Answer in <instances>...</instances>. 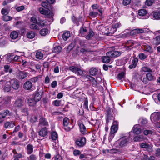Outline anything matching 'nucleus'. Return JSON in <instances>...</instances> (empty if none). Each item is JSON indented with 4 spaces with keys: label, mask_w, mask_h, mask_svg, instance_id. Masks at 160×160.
I'll return each instance as SVG.
<instances>
[{
    "label": "nucleus",
    "mask_w": 160,
    "mask_h": 160,
    "mask_svg": "<svg viewBox=\"0 0 160 160\" xmlns=\"http://www.w3.org/2000/svg\"><path fill=\"white\" fill-rule=\"evenodd\" d=\"M4 71L5 72H9L10 73L12 72V69L10 66L8 65H6L4 66Z\"/></svg>",
    "instance_id": "41"
},
{
    "label": "nucleus",
    "mask_w": 160,
    "mask_h": 160,
    "mask_svg": "<svg viewBox=\"0 0 160 160\" xmlns=\"http://www.w3.org/2000/svg\"><path fill=\"white\" fill-rule=\"evenodd\" d=\"M40 13L44 15L46 18H51L54 16V13L51 10L44 9L43 8L40 7L38 8Z\"/></svg>",
    "instance_id": "1"
},
{
    "label": "nucleus",
    "mask_w": 160,
    "mask_h": 160,
    "mask_svg": "<svg viewBox=\"0 0 160 160\" xmlns=\"http://www.w3.org/2000/svg\"><path fill=\"white\" fill-rule=\"evenodd\" d=\"M128 141V137H125L121 138L118 140V143L120 147H122L125 146Z\"/></svg>",
    "instance_id": "9"
},
{
    "label": "nucleus",
    "mask_w": 160,
    "mask_h": 160,
    "mask_svg": "<svg viewBox=\"0 0 160 160\" xmlns=\"http://www.w3.org/2000/svg\"><path fill=\"white\" fill-rule=\"evenodd\" d=\"M38 22L37 24L42 26H44L46 23V20L42 19L40 18L38 19Z\"/></svg>",
    "instance_id": "43"
},
{
    "label": "nucleus",
    "mask_w": 160,
    "mask_h": 160,
    "mask_svg": "<svg viewBox=\"0 0 160 160\" xmlns=\"http://www.w3.org/2000/svg\"><path fill=\"white\" fill-rule=\"evenodd\" d=\"M138 61V59L137 58H134L132 61V63L129 67V68L133 69L135 68Z\"/></svg>",
    "instance_id": "19"
},
{
    "label": "nucleus",
    "mask_w": 160,
    "mask_h": 160,
    "mask_svg": "<svg viewBox=\"0 0 160 160\" xmlns=\"http://www.w3.org/2000/svg\"><path fill=\"white\" fill-rule=\"evenodd\" d=\"M142 70L144 72H152V70L147 66H144L142 67Z\"/></svg>",
    "instance_id": "52"
},
{
    "label": "nucleus",
    "mask_w": 160,
    "mask_h": 160,
    "mask_svg": "<svg viewBox=\"0 0 160 160\" xmlns=\"http://www.w3.org/2000/svg\"><path fill=\"white\" fill-rule=\"evenodd\" d=\"M8 84H10L12 88L15 90H17L19 87V83L18 81L16 79H13L10 81H8Z\"/></svg>",
    "instance_id": "5"
},
{
    "label": "nucleus",
    "mask_w": 160,
    "mask_h": 160,
    "mask_svg": "<svg viewBox=\"0 0 160 160\" xmlns=\"http://www.w3.org/2000/svg\"><path fill=\"white\" fill-rule=\"evenodd\" d=\"M147 30L145 29H136L132 30V32L134 34H137L139 33H142L145 32Z\"/></svg>",
    "instance_id": "23"
},
{
    "label": "nucleus",
    "mask_w": 160,
    "mask_h": 160,
    "mask_svg": "<svg viewBox=\"0 0 160 160\" xmlns=\"http://www.w3.org/2000/svg\"><path fill=\"white\" fill-rule=\"evenodd\" d=\"M139 58L141 60L144 59L147 57L146 55L143 53H140L139 54Z\"/></svg>",
    "instance_id": "62"
},
{
    "label": "nucleus",
    "mask_w": 160,
    "mask_h": 160,
    "mask_svg": "<svg viewBox=\"0 0 160 160\" xmlns=\"http://www.w3.org/2000/svg\"><path fill=\"white\" fill-rule=\"evenodd\" d=\"M91 7L93 10H96L98 9V11L99 13L102 14V10L101 8H99L98 5L97 4H94L92 5Z\"/></svg>",
    "instance_id": "25"
},
{
    "label": "nucleus",
    "mask_w": 160,
    "mask_h": 160,
    "mask_svg": "<svg viewBox=\"0 0 160 160\" xmlns=\"http://www.w3.org/2000/svg\"><path fill=\"white\" fill-rule=\"evenodd\" d=\"M30 28L32 29L39 30V27L35 23L31 24L30 25Z\"/></svg>",
    "instance_id": "56"
},
{
    "label": "nucleus",
    "mask_w": 160,
    "mask_h": 160,
    "mask_svg": "<svg viewBox=\"0 0 160 160\" xmlns=\"http://www.w3.org/2000/svg\"><path fill=\"white\" fill-rule=\"evenodd\" d=\"M70 36V34L69 32H66L62 35V38L65 41H66Z\"/></svg>",
    "instance_id": "37"
},
{
    "label": "nucleus",
    "mask_w": 160,
    "mask_h": 160,
    "mask_svg": "<svg viewBox=\"0 0 160 160\" xmlns=\"http://www.w3.org/2000/svg\"><path fill=\"white\" fill-rule=\"evenodd\" d=\"M10 84H8V81L5 84L3 89L5 92H8L11 90V87Z\"/></svg>",
    "instance_id": "33"
},
{
    "label": "nucleus",
    "mask_w": 160,
    "mask_h": 160,
    "mask_svg": "<svg viewBox=\"0 0 160 160\" xmlns=\"http://www.w3.org/2000/svg\"><path fill=\"white\" fill-rule=\"evenodd\" d=\"M94 35V33L92 30H90L88 32V34L86 37V38L88 40H89Z\"/></svg>",
    "instance_id": "39"
},
{
    "label": "nucleus",
    "mask_w": 160,
    "mask_h": 160,
    "mask_svg": "<svg viewBox=\"0 0 160 160\" xmlns=\"http://www.w3.org/2000/svg\"><path fill=\"white\" fill-rule=\"evenodd\" d=\"M62 48L60 46H57L55 47L52 49V51L56 53H59L62 51Z\"/></svg>",
    "instance_id": "40"
},
{
    "label": "nucleus",
    "mask_w": 160,
    "mask_h": 160,
    "mask_svg": "<svg viewBox=\"0 0 160 160\" xmlns=\"http://www.w3.org/2000/svg\"><path fill=\"white\" fill-rule=\"evenodd\" d=\"M38 134L39 136L42 137L46 136L48 134V130L46 127H44L41 129L39 132Z\"/></svg>",
    "instance_id": "16"
},
{
    "label": "nucleus",
    "mask_w": 160,
    "mask_h": 160,
    "mask_svg": "<svg viewBox=\"0 0 160 160\" xmlns=\"http://www.w3.org/2000/svg\"><path fill=\"white\" fill-rule=\"evenodd\" d=\"M49 33V30L47 28H43L40 31V33L42 36H45Z\"/></svg>",
    "instance_id": "31"
},
{
    "label": "nucleus",
    "mask_w": 160,
    "mask_h": 160,
    "mask_svg": "<svg viewBox=\"0 0 160 160\" xmlns=\"http://www.w3.org/2000/svg\"><path fill=\"white\" fill-rule=\"evenodd\" d=\"M78 125L81 133L83 135L86 134L87 133L86 127L81 120L78 121Z\"/></svg>",
    "instance_id": "8"
},
{
    "label": "nucleus",
    "mask_w": 160,
    "mask_h": 160,
    "mask_svg": "<svg viewBox=\"0 0 160 160\" xmlns=\"http://www.w3.org/2000/svg\"><path fill=\"white\" fill-rule=\"evenodd\" d=\"M23 88L25 90L32 91L34 89V86L30 80L25 82L23 84Z\"/></svg>",
    "instance_id": "4"
},
{
    "label": "nucleus",
    "mask_w": 160,
    "mask_h": 160,
    "mask_svg": "<svg viewBox=\"0 0 160 160\" xmlns=\"http://www.w3.org/2000/svg\"><path fill=\"white\" fill-rule=\"evenodd\" d=\"M154 2V0H146L145 1V4L150 6Z\"/></svg>",
    "instance_id": "55"
},
{
    "label": "nucleus",
    "mask_w": 160,
    "mask_h": 160,
    "mask_svg": "<svg viewBox=\"0 0 160 160\" xmlns=\"http://www.w3.org/2000/svg\"><path fill=\"white\" fill-rule=\"evenodd\" d=\"M11 98L9 96H6L3 99V104L5 106H7L11 102Z\"/></svg>",
    "instance_id": "21"
},
{
    "label": "nucleus",
    "mask_w": 160,
    "mask_h": 160,
    "mask_svg": "<svg viewBox=\"0 0 160 160\" xmlns=\"http://www.w3.org/2000/svg\"><path fill=\"white\" fill-rule=\"evenodd\" d=\"M80 51L82 53L85 52H92V51L90 49L87 48V47L85 48H83L82 47L80 50Z\"/></svg>",
    "instance_id": "53"
},
{
    "label": "nucleus",
    "mask_w": 160,
    "mask_h": 160,
    "mask_svg": "<svg viewBox=\"0 0 160 160\" xmlns=\"http://www.w3.org/2000/svg\"><path fill=\"white\" fill-rule=\"evenodd\" d=\"M147 13L146 10L144 9H141L138 11V14L139 16H143L145 15Z\"/></svg>",
    "instance_id": "45"
},
{
    "label": "nucleus",
    "mask_w": 160,
    "mask_h": 160,
    "mask_svg": "<svg viewBox=\"0 0 160 160\" xmlns=\"http://www.w3.org/2000/svg\"><path fill=\"white\" fill-rule=\"evenodd\" d=\"M13 55L12 53H8L3 56V58L5 59V62L9 64L13 62Z\"/></svg>",
    "instance_id": "7"
},
{
    "label": "nucleus",
    "mask_w": 160,
    "mask_h": 160,
    "mask_svg": "<svg viewBox=\"0 0 160 160\" xmlns=\"http://www.w3.org/2000/svg\"><path fill=\"white\" fill-rule=\"evenodd\" d=\"M86 143V139L85 137H82L77 139L75 141V145L78 148L84 147Z\"/></svg>",
    "instance_id": "3"
},
{
    "label": "nucleus",
    "mask_w": 160,
    "mask_h": 160,
    "mask_svg": "<svg viewBox=\"0 0 160 160\" xmlns=\"http://www.w3.org/2000/svg\"><path fill=\"white\" fill-rule=\"evenodd\" d=\"M107 54L108 52L106 53V56H103L102 58V61L103 63H108L110 61V58L111 57L108 55Z\"/></svg>",
    "instance_id": "27"
},
{
    "label": "nucleus",
    "mask_w": 160,
    "mask_h": 160,
    "mask_svg": "<svg viewBox=\"0 0 160 160\" xmlns=\"http://www.w3.org/2000/svg\"><path fill=\"white\" fill-rule=\"evenodd\" d=\"M9 113V111L7 109L0 113V122H2L3 121V120H2V119L4 118L6 116H8Z\"/></svg>",
    "instance_id": "15"
},
{
    "label": "nucleus",
    "mask_w": 160,
    "mask_h": 160,
    "mask_svg": "<svg viewBox=\"0 0 160 160\" xmlns=\"http://www.w3.org/2000/svg\"><path fill=\"white\" fill-rule=\"evenodd\" d=\"M111 132L115 133L118 130L117 126L115 124L112 125L111 127Z\"/></svg>",
    "instance_id": "51"
},
{
    "label": "nucleus",
    "mask_w": 160,
    "mask_h": 160,
    "mask_svg": "<svg viewBox=\"0 0 160 160\" xmlns=\"http://www.w3.org/2000/svg\"><path fill=\"white\" fill-rule=\"evenodd\" d=\"M36 102L34 100V98H33V96L30 97L28 99V105L30 106H34L36 104Z\"/></svg>",
    "instance_id": "26"
},
{
    "label": "nucleus",
    "mask_w": 160,
    "mask_h": 160,
    "mask_svg": "<svg viewBox=\"0 0 160 160\" xmlns=\"http://www.w3.org/2000/svg\"><path fill=\"white\" fill-rule=\"evenodd\" d=\"M119 52L117 51H111L108 52L107 54L111 56V57H114L119 56L120 54Z\"/></svg>",
    "instance_id": "18"
},
{
    "label": "nucleus",
    "mask_w": 160,
    "mask_h": 160,
    "mask_svg": "<svg viewBox=\"0 0 160 160\" xmlns=\"http://www.w3.org/2000/svg\"><path fill=\"white\" fill-rule=\"evenodd\" d=\"M48 125V123L46 119L43 117H41L39 119L38 126H47Z\"/></svg>",
    "instance_id": "12"
},
{
    "label": "nucleus",
    "mask_w": 160,
    "mask_h": 160,
    "mask_svg": "<svg viewBox=\"0 0 160 160\" xmlns=\"http://www.w3.org/2000/svg\"><path fill=\"white\" fill-rule=\"evenodd\" d=\"M146 76L147 79L149 81H154L156 79L155 77L150 73H147Z\"/></svg>",
    "instance_id": "35"
},
{
    "label": "nucleus",
    "mask_w": 160,
    "mask_h": 160,
    "mask_svg": "<svg viewBox=\"0 0 160 160\" xmlns=\"http://www.w3.org/2000/svg\"><path fill=\"white\" fill-rule=\"evenodd\" d=\"M87 32L86 28L83 25H82L80 30V33L81 35L82 36H85L87 33Z\"/></svg>",
    "instance_id": "28"
},
{
    "label": "nucleus",
    "mask_w": 160,
    "mask_h": 160,
    "mask_svg": "<svg viewBox=\"0 0 160 160\" xmlns=\"http://www.w3.org/2000/svg\"><path fill=\"white\" fill-rule=\"evenodd\" d=\"M36 57L37 58L41 59L43 57V54L41 52L38 51L36 53Z\"/></svg>",
    "instance_id": "49"
},
{
    "label": "nucleus",
    "mask_w": 160,
    "mask_h": 160,
    "mask_svg": "<svg viewBox=\"0 0 160 160\" xmlns=\"http://www.w3.org/2000/svg\"><path fill=\"white\" fill-rule=\"evenodd\" d=\"M69 69L73 72L77 73L78 75H81L83 73V71L80 68L76 66H70L69 68Z\"/></svg>",
    "instance_id": "6"
},
{
    "label": "nucleus",
    "mask_w": 160,
    "mask_h": 160,
    "mask_svg": "<svg viewBox=\"0 0 160 160\" xmlns=\"http://www.w3.org/2000/svg\"><path fill=\"white\" fill-rule=\"evenodd\" d=\"M24 100L21 99H17L14 104V106L16 107L20 108L24 106Z\"/></svg>",
    "instance_id": "11"
},
{
    "label": "nucleus",
    "mask_w": 160,
    "mask_h": 160,
    "mask_svg": "<svg viewBox=\"0 0 160 160\" xmlns=\"http://www.w3.org/2000/svg\"><path fill=\"white\" fill-rule=\"evenodd\" d=\"M98 71L97 69L95 68H92L89 71L90 74L92 76H95L97 74Z\"/></svg>",
    "instance_id": "44"
},
{
    "label": "nucleus",
    "mask_w": 160,
    "mask_h": 160,
    "mask_svg": "<svg viewBox=\"0 0 160 160\" xmlns=\"http://www.w3.org/2000/svg\"><path fill=\"white\" fill-rule=\"evenodd\" d=\"M155 43L156 44H160V37H157L155 39Z\"/></svg>",
    "instance_id": "64"
},
{
    "label": "nucleus",
    "mask_w": 160,
    "mask_h": 160,
    "mask_svg": "<svg viewBox=\"0 0 160 160\" xmlns=\"http://www.w3.org/2000/svg\"><path fill=\"white\" fill-rule=\"evenodd\" d=\"M79 42L80 46L82 47H84L86 48V46L85 44V41L82 40H79Z\"/></svg>",
    "instance_id": "57"
},
{
    "label": "nucleus",
    "mask_w": 160,
    "mask_h": 160,
    "mask_svg": "<svg viewBox=\"0 0 160 160\" xmlns=\"http://www.w3.org/2000/svg\"><path fill=\"white\" fill-rule=\"evenodd\" d=\"M142 48L143 50L146 52L151 53L152 52V50L151 48L148 45L144 44L142 45Z\"/></svg>",
    "instance_id": "24"
},
{
    "label": "nucleus",
    "mask_w": 160,
    "mask_h": 160,
    "mask_svg": "<svg viewBox=\"0 0 160 160\" xmlns=\"http://www.w3.org/2000/svg\"><path fill=\"white\" fill-rule=\"evenodd\" d=\"M41 78L40 76H37L34 77L30 79V81L32 83H35L37 82L39 78Z\"/></svg>",
    "instance_id": "48"
},
{
    "label": "nucleus",
    "mask_w": 160,
    "mask_h": 160,
    "mask_svg": "<svg viewBox=\"0 0 160 160\" xmlns=\"http://www.w3.org/2000/svg\"><path fill=\"white\" fill-rule=\"evenodd\" d=\"M54 160H62V157L59 155L58 154L54 157Z\"/></svg>",
    "instance_id": "63"
},
{
    "label": "nucleus",
    "mask_w": 160,
    "mask_h": 160,
    "mask_svg": "<svg viewBox=\"0 0 160 160\" xmlns=\"http://www.w3.org/2000/svg\"><path fill=\"white\" fill-rule=\"evenodd\" d=\"M26 152L28 154H32L33 151V146L32 145L29 144L26 148Z\"/></svg>",
    "instance_id": "14"
},
{
    "label": "nucleus",
    "mask_w": 160,
    "mask_h": 160,
    "mask_svg": "<svg viewBox=\"0 0 160 160\" xmlns=\"http://www.w3.org/2000/svg\"><path fill=\"white\" fill-rule=\"evenodd\" d=\"M87 78L92 82V85L93 87L96 88L97 86V82L95 78L90 76L88 75L87 76Z\"/></svg>",
    "instance_id": "22"
},
{
    "label": "nucleus",
    "mask_w": 160,
    "mask_h": 160,
    "mask_svg": "<svg viewBox=\"0 0 160 160\" xmlns=\"http://www.w3.org/2000/svg\"><path fill=\"white\" fill-rule=\"evenodd\" d=\"M135 42L132 40L128 41L125 44L126 49L128 51H130L132 48V46L134 45Z\"/></svg>",
    "instance_id": "10"
},
{
    "label": "nucleus",
    "mask_w": 160,
    "mask_h": 160,
    "mask_svg": "<svg viewBox=\"0 0 160 160\" xmlns=\"http://www.w3.org/2000/svg\"><path fill=\"white\" fill-rule=\"evenodd\" d=\"M140 145L141 147L145 148L148 150L151 148V147L150 145L145 143H142L140 144Z\"/></svg>",
    "instance_id": "34"
},
{
    "label": "nucleus",
    "mask_w": 160,
    "mask_h": 160,
    "mask_svg": "<svg viewBox=\"0 0 160 160\" xmlns=\"http://www.w3.org/2000/svg\"><path fill=\"white\" fill-rule=\"evenodd\" d=\"M38 120V118L36 116H34L31 117L30 119V122L32 123L35 122Z\"/></svg>",
    "instance_id": "60"
},
{
    "label": "nucleus",
    "mask_w": 160,
    "mask_h": 160,
    "mask_svg": "<svg viewBox=\"0 0 160 160\" xmlns=\"http://www.w3.org/2000/svg\"><path fill=\"white\" fill-rule=\"evenodd\" d=\"M139 125H135L133 127V132L136 134H140L141 132V129L139 127Z\"/></svg>",
    "instance_id": "20"
},
{
    "label": "nucleus",
    "mask_w": 160,
    "mask_h": 160,
    "mask_svg": "<svg viewBox=\"0 0 160 160\" xmlns=\"http://www.w3.org/2000/svg\"><path fill=\"white\" fill-rule=\"evenodd\" d=\"M1 12L3 15H6L8 13V11L7 9L3 8L1 10Z\"/></svg>",
    "instance_id": "58"
},
{
    "label": "nucleus",
    "mask_w": 160,
    "mask_h": 160,
    "mask_svg": "<svg viewBox=\"0 0 160 160\" xmlns=\"http://www.w3.org/2000/svg\"><path fill=\"white\" fill-rule=\"evenodd\" d=\"M42 6L45 8L44 9H47L50 5L46 1L42 2Z\"/></svg>",
    "instance_id": "50"
},
{
    "label": "nucleus",
    "mask_w": 160,
    "mask_h": 160,
    "mask_svg": "<svg viewBox=\"0 0 160 160\" xmlns=\"http://www.w3.org/2000/svg\"><path fill=\"white\" fill-rule=\"evenodd\" d=\"M145 139V138L142 136H138L135 137L133 140L135 142L142 141Z\"/></svg>",
    "instance_id": "36"
},
{
    "label": "nucleus",
    "mask_w": 160,
    "mask_h": 160,
    "mask_svg": "<svg viewBox=\"0 0 160 160\" xmlns=\"http://www.w3.org/2000/svg\"><path fill=\"white\" fill-rule=\"evenodd\" d=\"M151 119L154 121H157L160 119V113L156 112L152 113L151 116Z\"/></svg>",
    "instance_id": "17"
},
{
    "label": "nucleus",
    "mask_w": 160,
    "mask_h": 160,
    "mask_svg": "<svg viewBox=\"0 0 160 160\" xmlns=\"http://www.w3.org/2000/svg\"><path fill=\"white\" fill-rule=\"evenodd\" d=\"M51 138L52 140L54 142L58 139V135L56 132H52L51 133Z\"/></svg>",
    "instance_id": "29"
},
{
    "label": "nucleus",
    "mask_w": 160,
    "mask_h": 160,
    "mask_svg": "<svg viewBox=\"0 0 160 160\" xmlns=\"http://www.w3.org/2000/svg\"><path fill=\"white\" fill-rule=\"evenodd\" d=\"M37 156L34 154L32 153L30 154L29 156L28 157V160H37Z\"/></svg>",
    "instance_id": "47"
},
{
    "label": "nucleus",
    "mask_w": 160,
    "mask_h": 160,
    "mask_svg": "<svg viewBox=\"0 0 160 160\" xmlns=\"http://www.w3.org/2000/svg\"><path fill=\"white\" fill-rule=\"evenodd\" d=\"M26 35L28 38L32 39L35 37V33L34 32L30 31L27 33Z\"/></svg>",
    "instance_id": "38"
},
{
    "label": "nucleus",
    "mask_w": 160,
    "mask_h": 160,
    "mask_svg": "<svg viewBox=\"0 0 160 160\" xmlns=\"http://www.w3.org/2000/svg\"><path fill=\"white\" fill-rule=\"evenodd\" d=\"M121 26V24L120 23H116L114 25V28H111L113 30V33L114 32L116 31L117 28H119Z\"/></svg>",
    "instance_id": "54"
},
{
    "label": "nucleus",
    "mask_w": 160,
    "mask_h": 160,
    "mask_svg": "<svg viewBox=\"0 0 160 160\" xmlns=\"http://www.w3.org/2000/svg\"><path fill=\"white\" fill-rule=\"evenodd\" d=\"M152 16L153 18L157 20L160 19V12L159 11H154L153 12Z\"/></svg>",
    "instance_id": "30"
},
{
    "label": "nucleus",
    "mask_w": 160,
    "mask_h": 160,
    "mask_svg": "<svg viewBox=\"0 0 160 160\" xmlns=\"http://www.w3.org/2000/svg\"><path fill=\"white\" fill-rule=\"evenodd\" d=\"M63 122L64 128L66 131H69L73 128V126L68 118L65 117L63 118Z\"/></svg>",
    "instance_id": "2"
},
{
    "label": "nucleus",
    "mask_w": 160,
    "mask_h": 160,
    "mask_svg": "<svg viewBox=\"0 0 160 160\" xmlns=\"http://www.w3.org/2000/svg\"><path fill=\"white\" fill-rule=\"evenodd\" d=\"M28 73L24 71H19L18 74V78L20 79H23L26 78Z\"/></svg>",
    "instance_id": "13"
},
{
    "label": "nucleus",
    "mask_w": 160,
    "mask_h": 160,
    "mask_svg": "<svg viewBox=\"0 0 160 160\" xmlns=\"http://www.w3.org/2000/svg\"><path fill=\"white\" fill-rule=\"evenodd\" d=\"M125 73L123 72L119 73L118 76V79L120 80L124 78Z\"/></svg>",
    "instance_id": "61"
},
{
    "label": "nucleus",
    "mask_w": 160,
    "mask_h": 160,
    "mask_svg": "<svg viewBox=\"0 0 160 160\" xmlns=\"http://www.w3.org/2000/svg\"><path fill=\"white\" fill-rule=\"evenodd\" d=\"M18 33L17 31H13L10 33V38L12 39H15L18 38Z\"/></svg>",
    "instance_id": "32"
},
{
    "label": "nucleus",
    "mask_w": 160,
    "mask_h": 160,
    "mask_svg": "<svg viewBox=\"0 0 160 160\" xmlns=\"http://www.w3.org/2000/svg\"><path fill=\"white\" fill-rule=\"evenodd\" d=\"M60 102L61 101L59 100H55L52 102V104L53 105L56 106H60Z\"/></svg>",
    "instance_id": "59"
},
{
    "label": "nucleus",
    "mask_w": 160,
    "mask_h": 160,
    "mask_svg": "<svg viewBox=\"0 0 160 160\" xmlns=\"http://www.w3.org/2000/svg\"><path fill=\"white\" fill-rule=\"evenodd\" d=\"M33 97V98H34V100L35 101L37 102L38 101H39L41 98V95L39 94L38 93H37L35 94Z\"/></svg>",
    "instance_id": "46"
},
{
    "label": "nucleus",
    "mask_w": 160,
    "mask_h": 160,
    "mask_svg": "<svg viewBox=\"0 0 160 160\" xmlns=\"http://www.w3.org/2000/svg\"><path fill=\"white\" fill-rule=\"evenodd\" d=\"M98 14V12L94 11H91L89 13V16L93 18H96Z\"/></svg>",
    "instance_id": "42"
}]
</instances>
